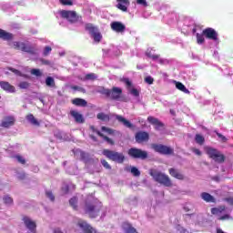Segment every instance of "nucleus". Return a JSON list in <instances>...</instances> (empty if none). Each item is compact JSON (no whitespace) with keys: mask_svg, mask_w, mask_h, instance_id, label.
I'll list each match as a JSON object with an SVG mask.
<instances>
[{"mask_svg":"<svg viewBox=\"0 0 233 233\" xmlns=\"http://www.w3.org/2000/svg\"><path fill=\"white\" fill-rule=\"evenodd\" d=\"M97 93L105 96L106 99H110L111 101L127 102V98L123 97V89L121 87L113 86L109 89L105 86H101L97 90Z\"/></svg>","mask_w":233,"mask_h":233,"instance_id":"nucleus-1","label":"nucleus"},{"mask_svg":"<svg viewBox=\"0 0 233 233\" xmlns=\"http://www.w3.org/2000/svg\"><path fill=\"white\" fill-rule=\"evenodd\" d=\"M101 208H103V204L97 200H86L84 206L85 212L91 218H97L101 212Z\"/></svg>","mask_w":233,"mask_h":233,"instance_id":"nucleus-2","label":"nucleus"},{"mask_svg":"<svg viewBox=\"0 0 233 233\" xmlns=\"http://www.w3.org/2000/svg\"><path fill=\"white\" fill-rule=\"evenodd\" d=\"M149 176H152L153 179L157 183H159V185H163L164 187H172V180L170 179V177L161 171H157V169H150Z\"/></svg>","mask_w":233,"mask_h":233,"instance_id":"nucleus-3","label":"nucleus"},{"mask_svg":"<svg viewBox=\"0 0 233 233\" xmlns=\"http://www.w3.org/2000/svg\"><path fill=\"white\" fill-rule=\"evenodd\" d=\"M102 154L105 156V157H106V159H109V161H114L119 165H123V163H125V154L121 152L110 149H103Z\"/></svg>","mask_w":233,"mask_h":233,"instance_id":"nucleus-4","label":"nucleus"},{"mask_svg":"<svg viewBox=\"0 0 233 233\" xmlns=\"http://www.w3.org/2000/svg\"><path fill=\"white\" fill-rule=\"evenodd\" d=\"M206 153L210 159H213L215 163H225L226 157L221 153V151L214 147H207Z\"/></svg>","mask_w":233,"mask_h":233,"instance_id":"nucleus-5","label":"nucleus"},{"mask_svg":"<svg viewBox=\"0 0 233 233\" xmlns=\"http://www.w3.org/2000/svg\"><path fill=\"white\" fill-rule=\"evenodd\" d=\"M127 156L132 159H141L142 161L148 159V152L137 147L129 148L127 150Z\"/></svg>","mask_w":233,"mask_h":233,"instance_id":"nucleus-6","label":"nucleus"},{"mask_svg":"<svg viewBox=\"0 0 233 233\" xmlns=\"http://www.w3.org/2000/svg\"><path fill=\"white\" fill-rule=\"evenodd\" d=\"M61 17L63 19H67L69 23H83V16L77 15L76 11H66L63 10L60 12Z\"/></svg>","mask_w":233,"mask_h":233,"instance_id":"nucleus-7","label":"nucleus"},{"mask_svg":"<svg viewBox=\"0 0 233 233\" xmlns=\"http://www.w3.org/2000/svg\"><path fill=\"white\" fill-rule=\"evenodd\" d=\"M151 148L162 156H174V148L163 144H151Z\"/></svg>","mask_w":233,"mask_h":233,"instance_id":"nucleus-8","label":"nucleus"},{"mask_svg":"<svg viewBox=\"0 0 233 233\" xmlns=\"http://www.w3.org/2000/svg\"><path fill=\"white\" fill-rule=\"evenodd\" d=\"M85 28L87 32H89L95 43H101L103 35H101V33L97 30V27L94 26L93 24L88 23L86 24Z\"/></svg>","mask_w":233,"mask_h":233,"instance_id":"nucleus-9","label":"nucleus"},{"mask_svg":"<svg viewBox=\"0 0 233 233\" xmlns=\"http://www.w3.org/2000/svg\"><path fill=\"white\" fill-rule=\"evenodd\" d=\"M203 35L207 39H210L211 41H218V31L212 27H207L206 29L203 30Z\"/></svg>","mask_w":233,"mask_h":233,"instance_id":"nucleus-10","label":"nucleus"},{"mask_svg":"<svg viewBox=\"0 0 233 233\" xmlns=\"http://www.w3.org/2000/svg\"><path fill=\"white\" fill-rule=\"evenodd\" d=\"M135 139L137 143H145L150 139V136L147 132L138 131L135 135Z\"/></svg>","mask_w":233,"mask_h":233,"instance_id":"nucleus-11","label":"nucleus"},{"mask_svg":"<svg viewBox=\"0 0 233 233\" xmlns=\"http://www.w3.org/2000/svg\"><path fill=\"white\" fill-rule=\"evenodd\" d=\"M110 26L114 32H116L118 34H123V32L127 30V26L125 25V24L117 21L112 22Z\"/></svg>","mask_w":233,"mask_h":233,"instance_id":"nucleus-12","label":"nucleus"},{"mask_svg":"<svg viewBox=\"0 0 233 233\" xmlns=\"http://www.w3.org/2000/svg\"><path fill=\"white\" fill-rule=\"evenodd\" d=\"M14 125H15V118L12 116H8L4 118L0 127L3 128H10V127H14Z\"/></svg>","mask_w":233,"mask_h":233,"instance_id":"nucleus-13","label":"nucleus"},{"mask_svg":"<svg viewBox=\"0 0 233 233\" xmlns=\"http://www.w3.org/2000/svg\"><path fill=\"white\" fill-rule=\"evenodd\" d=\"M23 221L26 228H28L30 232H35V228H37V225L35 224V221L30 219V218L28 217H24Z\"/></svg>","mask_w":233,"mask_h":233,"instance_id":"nucleus-14","label":"nucleus"},{"mask_svg":"<svg viewBox=\"0 0 233 233\" xmlns=\"http://www.w3.org/2000/svg\"><path fill=\"white\" fill-rule=\"evenodd\" d=\"M169 176L174 177L175 179H178L179 181H183L185 179V175H183L179 169L171 167L168 169Z\"/></svg>","mask_w":233,"mask_h":233,"instance_id":"nucleus-15","label":"nucleus"},{"mask_svg":"<svg viewBox=\"0 0 233 233\" xmlns=\"http://www.w3.org/2000/svg\"><path fill=\"white\" fill-rule=\"evenodd\" d=\"M147 121L148 123H150V125H153V127H155V130H159V128H163V127H165V124H163V122L159 121L154 116H148Z\"/></svg>","mask_w":233,"mask_h":233,"instance_id":"nucleus-16","label":"nucleus"},{"mask_svg":"<svg viewBox=\"0 0 233 233\" xmlns=\"http://www.w3.org/2000/svg\"><path fill=\"white\" fill-rule=\"evenodd\" d=\"M0 87L4 89L5 92H9V94H14V92H15V86L6 81H0Z\"/></svg>","mask_w":233,"mask_h":233,"instance_id":"nucleus-17","label":"nucleus"},{"mask_svg":"<svg viewBox=\"0 0 233 233\" xmlns=\"http://www.w3.org/2000/svg\"><path fill=\"white\" fill-rule=\"evenodd\" d=\"M70 116H73L76 123H79V124L85 123V117L83 116V115L81 113H79L76 110H71Z\"/></svg>","mask_w":233,"mask_h":233,"instance_id":"nucleus-18","label":"nucleus"},{"mask_svg":"<svg viewBox=\"0 0 233 233\" xmlns=\"http://www.w3.org/2000/svg\"><path fill=\"white\" fill-rule=\"evenodd\" d=\"M117 5L116 8L118 10H121L122 12H127L128 11V5H130V2L128 0H116Z\"/></svg>","mask_w":233,"mask_h":233,"instance_id":"nucleus-19","label":"nucleus"},{"mask_svg":"<svg viewBox=\"0 0 233 233\" xmlns=\"http://www.w3.org/2000/svg\"><path fill=\"white\" fill-rule=\"evenodd\" d=\"M116 119H117L119 123H122L127 128H134V125L122 116L116 115Z\"/></svg>","mask_w":233,"mask_h":233,"instance_id":"nucleus-20","label":"nucleus"},{"mask_svg":"<svg viewBox=\"0 0 233 233\" xmlns=\"http://www.w3.org/2000/svg\"><path fill=\"white\" fill-rule=\"evenodd\" d=\"M200 198L203 199V201H206V203H216V198L209 193L202 192L200 194Z\"/></svg>","mask_w":233,"mask_h":233,"instance_id":"nucleus-21","label":"nucleus"},{"mask_svg":"<svg viewBox=\"0 0 233 233\" xmlns=\"http://www.w3.org/2000/svg\"><path fill=\"white\" fill-rule=\"evenodd\" d=\"M0 39H3V41H12V39H14V35L0 29Z\"/></svg>","mask_w":233,"mask_h":233,"instance_id":"nucleus-22","label":"nucleus"},{"mask_svg":"<svg viewBox=\"0 0 233 233\" xmlns=\"http://www.w3.org/2000/svg\"><path fill=\"white\" fill-rule=\"evenodd\" d=\"M22 52H26V54H30L31 56H35L36 54V50L35 48L30 46H26V44H22V48H21Z\"/></svg>","mask_w":233,"mask_h":233,"instance_id":"nucleus-23","label":"nucleus"},{"mask_svg":"<svg viewBox=\"0 0 233 233\" xmlns=\"http://www.w3.org/2000/svg\"><path fill=\"white\" fill-rule=\"evenodd\" d=\"M72 105H75V106H87L88 102L83 98H75L71 100Z\"/></svg>","mask_w":233,"mask_h":233,"instance_id":"nucleus-24","label":"nucleus"},{"mask_svg":"<svg viewBox=\"0 0 233 233\" xmlns=\"http://www.w3.org/2000/svg\"><path fill=\"white\" fill-rule=\"evenodd\" d=\"M123 227L126 233H139L137 232V229H136V228H134L132 224L128 222H125Z\"/></svg>","mask_w":233,"mask_h":233,"instance_id":"nucleus-25","label":"nucleus"},{"mask_svg":"<svg viewBox=\"0 0 233 233\" xmlns=\"http://www.w3.org/2000/svg\"><path fill=\"white\" fill-rule=\"evenodd\" d=\"M25 119L28 120V122L33 125L34 127H39L41 124L39 123V121H37V119L35 118V116H34V115L29 114L25 116Z\"/></svg>","mask_w":233,"mask_h":233,"instance_id":"nucleus-26","label":"nucleus"},{"mask_svg":"<svg viewBox=\"0 0 233 233\" xmlns=\"http://www.w3.org/2000/svg\"><path fill=\"white\" fill-rule=\"evenodd\" d=\"M226 209H227V208L225 206H219L218 208H211V214H213V216H218V214H222V212H225Z\"/></svg>","mask_w":233,"mask_h":233,"instance_id":"nucleus-27","label":"nucleus"},{"mask_svg":"<svg viewBox=\"0 0 233 233\" xmlns=\"http://www.w3.org/2000/svg\"><path fill=\"white\" fill-rule=\"evenodd\" d=\"M176 88L180 90V92H184V94H190V91L181 82H176Z\"/></svg>","mask_w":233,"mask_h":233,"instance_id":"nucleus-28","label":"nucleus"},{"mask_svg":"<svg viewBox=\"0 0 233 233\" xmlns=\"http://www.w3.org/2000/svg\"><path fill=\"white\" fill-rule=\"evenodd\" d=\"M97 136H99V137H103V139L105 141H106V143H108V145H116V142H114V140L106 136H105L103 133H101V131H96Z\"/></svg>","mask_w":233,"mask_h":233,"instance_id":"nucleus-29","label":"nucleus"},{"mask_svg":"<svg viewBox=\"0 0 233 233\" xmlns=\"http://www.w3.org/2000/svg\"><path fill=\"white\" fill-rule=\"evenodd\" d=\"M46 86H50L51 88H54L56 86V80H54V77L47 76L46 78Z\"/></svg>","mask_w":233,"mask_h":233,"instance_id":"nucleus-30","label":"nucleus"},{"mask_svg":"<svg viewBox=\"0 0 233 233\" xmlns=\"http://www.w3.org/2000/svg\"><path fill=\"white\" fill-rule=\"evenodd\" d=\"M97 119H99L100 121H110V116L106 115L105 113H98L96 115Z\"/></svg>","mask_w":233,"mask_h":233,"instance_id":"nucleus-31","label":"nucleus"},{"mask_svg":"<svg viewBox=\"0 0 233 233\" xmlns=\"http://www.w3.org/2000/svg\"><path fill=\"white\" fill-rule=\"evenodd\" d=\"M77 201H78L77 197H73L69 200V205L70 207H72V208H74V210H77Z\"/></svg>","mask_w":233,"mask_h":233,"instance_id":"nucleus-32","label":"nucleus"},{"mask_svg":"<svg viewBox=\"0 0 233 233\" xmlns=\"http://www.w3.org/2000/svg\"><path fill=\"white\" fill-rule=\"evenodd\" d=\"M100 163L102 167L106 168V170H112V166H110V164L108 163V161H106V159L105 158L100 159Z\"/></svg>","mask_w":233,"mask_h":233,"instance_id":"nucleus-33","label":"nucleus"},{"mask_svg":"<svg viewBox=\"0 0 233 233\" xmlns=\"http://www.w3.org/2000/svg\"><path fill=\"white\" fill-rule=\"evenodd\" d=\"M195 141L198 145H203L205 143V137L199 134L195 136Z\"/></svg>","mask_w":233,"mask_h":233,"instance_id":"nucleus-34","label":"nucleus"},{"mask_svg":"<svg viewBox=\"0 0 233 233\" xmlns=\"http://www.w3.org/2000/svg\"><path fill=\"white\" fill-rule=\"evenodd\" d=\"M205 35H203V31L202 34L197 33V43L198 45H203V43H205Z\"/></svg>","mask_w":233,"mask_h":233,"instance_id":"nucleus-35","label":"nucleus"},{"mask_svg":"<svg viewBox=\"0 0 233 233\" xmlns=\"http://www.w3.org/2000/svg\"><path fill=\"white\" fill-rule=\"evenodd\" d=\"M130 172L135 177H139L141 176V171L136 167H132Z\"/></svg>","mask_w":233,"mask_h":233,"instance_id":"nucleus-36","label":"nucleus"},{"mask_svg":"<svg viewBox=\"0 0 233 233\" xmlns=\"http://www.w3.org/2000/svg\"><path fill=\"white\" fill-rule=\"evenodd\" d=\"M24 44L25 43L21 42H13L12 48H14L15 50H21V48H23Z\"/></svg>","mask_w":233,"mask_h":233,"instance_id":"nucleus-37","label":"nucleus"},{"mask_svg":"<svg viewBox=\"0 0 233 233\" xmlns=\"http://www.w3.org/2000/svg\"><path fill=\"white\" fill-rule=\"evenodd\" d=\"M86 81H96L97 79V76L95 73H89L86 75Z\"/></svg>","mask_w":233,"mask_h":233,"instance_id":"nucleus-38","label":"nucleus"},{"mask_svg":"<svg viewBox=\"0 0 233 233\" xmlns=\"http://www.w3.org/2000/svg\"><path fill=\"white\" fill-rule=\"evenodd\" d=\"M59 3L64 6H72L74 5V2L72 0H59Z\"/></svg>","mask_w":233,"mask_h":233,"instance_id":"nucleus-39","label":"nucleus"},{"mask_svg":"<svg viewBox=\"0 0 233 233\" xmlns=\"http://www.w3.org/2000/svg\"><path fill=\"white\" fill-rule=\"evenodd\" d=\"M4 203H5V205H12L14 204V198H12L10 196H5Z\"/></svg>","mask_w":233,"mask_h":233,"instance_id":"nucleus-40","label":"nucleus"},{"mask_svg":"<svg viewBox=\"0 0 233 233\" xmlns=\"http://www.w3.org/2000/svg\"><path fill=\"white\" fill-rule=\"evenodd\" d=\"M19 88H22L23 90H26V88H29L30 87V83L28 82H20L19 84Z\"/></svg>","mask_w":233,"mask_h":233,"instance_id":"nucleus-41","label":"nucleus"},{"mask_svg":"<svg viewBox=\"0 0 233 233\" xmlns=\"http://www.w3.org/2000/svg\"><path fill=\"white\" fill-rule=\"evenodd\" d=\"M31 74L32 76H35L36 77H41V76H43V74L41 73V70L39 69H32Z\"/></svg>","mask_w":233,"mask_h":233,"instance_id":"nucleus-42","label":"nucleus"},{"mask_svg":"<svg viewBox=\"0 0 233 233\" xmlns=\"http://www.w3.org/2000/svg\"><path fill=\"white\" fill-rule=\"evenodd\" d=\"M46 198H48V199H50V201H56V197L54 196V193H52V191H46Z\"/></svg>","mask_w":233,"mask_h":233,"instance_id":"nucleus-43","label":"nucleus"},{"mask_svg":"<svg viewBox=\"0 0 233 233\" xmlns=\"http://www.w3.org/2000/svg\"><path fill=\"white\" fill-rule=\"evenodd\" d=\"M218 137H219V139L221 140L222 143H227V141H228V139L227 138V137L223 136L221 133H218L217 131H215Z\"/></svg>","mask_w":233,"mask_h":233,"instance_id":"nucleus-44","label":"nucleus"},{"mask_svg":"<svg viewBox=\"0 0 233 233\" xmlns=\"http://www.w3.org/2000/svg\"><path fill=\"white\" fill-rule=\"evenodd\" d=\"M130 94L134 96L135 97H139V91L136 88H131L129 90Z\"/></svg>","mask_w":233,"mask_h":233,"instance_id":"nucleus-45","label":"nucleus"},{"mask_svg":"<svg viewBox=\"0 0 233 233\" xmlns=\"http://www.w3.org/2000/svg\"><path fill=\"white\" fill-rule=\"evenodd\" d=\"M145 83H147V85H154V78L148 76L145 78Z\"/></svg>","mask_w":233,"mask_h":233,"instance_id":"nucleus-46","label":"nucleus"},{"mask_svg":"<svg viewBox=\"0 0 233 233\" xmlns=\"http://www.w3.org/2000/svg\"><path fill=\"white\" fill-rule=\"evenodd\" d=\"M8 70H10V72H13V74H15V76H23L21 71L14 68V67H8Z\"/></svg>","mask_w":233,"mask_h":233,"instance_id":"nucleus-47","label":"nucleus"},{"mask_svg":"<svg viewBox=\"0 0 233 233\" xmlns=\"http://www.w3.org/2000/svg\"><path fill=\"white\" fill-rule=\"evenodd\" d=\"M80 157H81L82 161H86V159H88V154L86 153L85 151H81Z\"/></svg>","mask_w":233,"mask_h":233,"instance_id":"nucleus-48","label":"nucleus"},{"mask_svg":"<svg viewBox=\"0 0 233 233\" xmlns=\"http://www.w3.org/2000/svg\"><path fill=\"white\" fill-rule=\"evenodd\" d=\"M15 158L17 159L18 163H21V165H25L26 164V160H25V158L19 155H17L15 157Z\"/></svg>","mask_w":233,"mask_h":233,"instance_id":"nucleus-49","label":"nucleus"},{"mask_svg":"<svg viewBox=\"0 0 233 233\" xmlns=\"http://www.w3.org/2000/svg\"><path fill=\"white\" fill-rule=\"evenodd\" d=\"M71 88H72V90H77L78 92H83V93L86 92L85 90V88L78 86H71Z\"/></svg>","mask_w":233,"mask_h":233,"instance_id":"nucleus-50","label":"nucleus"},{"mask_svg":"<svg viewBox=\"0 0 233 233\" xmlns=\"http://www.w3.org/2000/svg\"><path fill=\"white\" fill-rule=\"evenodd\" d=\"M101 130H102V132H107V134H114V130H112L111 128H108L106 127H102Z\"/></svg>","mask_w":233,"mask_h":233,"instance_id":"nucleus-51","label":"nucleus"},{"mask_svg":"<svg viewBox=\"0 0 233 233\" xmlns=\"http://www.w3.org/2000/svg\"><path fill=\"white\" fill-rule=\"evenodd\" d=\"M51 52H52V47L47 46L44 49V56H48V54H50Z\"/></svg>","mask_w":233,"mask_h":233,"instance_id":"nucleus-52","label":"nucleus"},{"mask_svg":"<svg viewBox=\"0 0 233 233\" xmlns=\"http://www.w3.org/2000/svg\"><path fill=\"white\" fill-rule=\"evenodd\" d=\"M137 5H141L142 6H148L147 0H137Z\"/></svg>","mask_w":233,"mask_h":233,"instance_id":"nucleus-53","label":"nucleus"},{"mask_svg":"<svg viewBox=\"0 0 233 233\" xmlns=\"http://www.w3.org/2000/svg\"><path fill=\"white\" fill-rule=\"evenodd\" d=\"M218 219H219V221H225V219H230V216L226 214V215L221 216Z\"/></svg>","mask_w":233,"mask_h":233,"instance_id":"nucleus-54","label":"nucleus"},{"mask_svg":"<svg viewBox=\"0 0 233 233\" xmlns=\"http://www.w3.org/2000/svg\"><path fill=\"white\" fill-rule=\"evenodd\" d=\"M150 59H153V61H157L159 59V55H149Z\"/></svg>","mask_w":233,"mask_h":233,"instance_id":"nucleus-55","label":"nucleus"},{"mask_svg":"<svg viewBox=\"0 0 233 233\" xmlns=\"http://www.w3.org/2000/svg\"><path fill=\"white\" fill-rule=\"evenodd\" d=\"M192 152H194V154H196V156H201V150L198 149V148H193Z\"/></svg>","mask_w":233,"mask_h":233,"instance_id":"nucleus-56","label":"nucleus"},{"mask_svg":"<svg viewBox=\"0 0 233 233\" xmlns=\"http://www.w3.org/2000/svg\"><path fill=\"white\" fill-rule=\"evenodd\" d=\"M125 84L127 85V86L128 88H130V86H132V82L128 78L125 79Z\"/></svg>","mask_w":233,"mask_h":233,"instance_id":"nucleus-57","label":"nucleus"},{"mask_svg":"<svg viewBox=\"0 0 233 233\" xmlns=\"http://www.w3.org/2000/svg\"><path fill=\"white\" fill-rule=\"evenodd\" d=\"M228 203H229L230 205H233V198H229L227 199Z\"/></svg>","mask_w":233,"mask_h":233,"instance_id":"nucleus-58","label":"nucleus"},{"mask_svg":"<svg viewBox=\"0 0 233 233\" xmlns=\"http://www.w3.org/2000/svg\"><path fill=\"white\" fill-rule=\"evenodd\" d=\"M43 65H50L49 60H42Z\"/></svg>","mask_w":233,"mask_h":233,"instance_id":"nucleus-59","label":"nucleus"},{"mask_svg":"<svg viewBox=\"0 0 233 233\" xmlns=\"http://www.w3.org/2000/svg\"><path fill=\"white\" fill-rule=\"evenodd\" d=\"M180 233H188V230L185 229V228H181L180 229Z\"/></svg>","mask_w":233,"mask_h":233,"instance_id":"nucleus-60","label":"nucleus"},{"mask_svg":"<svg viewBox=\"0 0 233 233\" xmlns=\"http://www.w3.org/2000/svg\"><path fill=\"white\" fill-rule=\"evenodd\" d=\"M54 233H64V232H63V231H61V229L56 228V229H55Z\"/></svg>","mask_w":233,"mask_h":233,"instance_id":"nucleus-61","label":"nucleus"},{"mask_svg":"<svg viewBox=\"0 0 233 233\" xmlns=\"http://www.w3.org/2000/svg\"><path fill=\"white\" fill-rule=\"evenodd\" d=\"M91 130H93V132H96V134H97V132H99V130L95 129V127L93 126L91 127Z\"/></svg>","mask_w":233,"mask_h":233,"instance_id":"nucleus-62","label":"nucleus"},{"mask_svg":"<svg viewBox=\"0 0 233 233\" xmlns=\"http://www.w3.org/2000/svg\"><path fill=\"white\" fill-rule=\"evenodd\" d=\"M184 210H185V212H189L190 211V209L187 207L184 208Z\"/></svg>","mask_w":233,"mask_h":233,"instance_id":"nucleus-63","label":"nucleus"},{"mask_svg":"<svg viewBox=\"0 0 233 233\" xmlns=\"http://www.w3.org/2000/svg\"><path fill=\"white\" fill-rule=\"evenodd\" d=\"M192 32H193V34H196L197 29H196V28H193Z\"/></svg>","mask_w":233,"mask_h":233,"instance_id":"nucleus-64","label":"nucleus"}]
</instances>
